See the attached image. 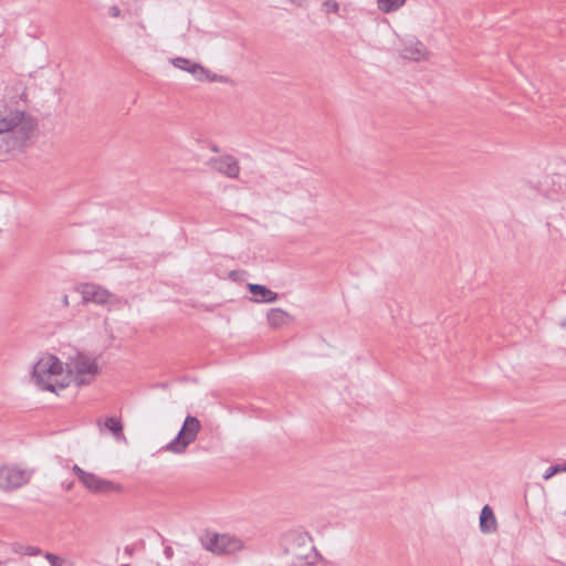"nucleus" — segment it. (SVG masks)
<instances>
[{
	"label": "nucleus",
	"mask_w": 566,
	"mask_h": 566,
	"mask_svg": "<svg viewBox=\"0 0 566 566\" xmlns=\"http://www.w3.org/2000/svg\"><path fill=\"white\" fill-rule=\"evenodd\" d=\"M171 63L175 67L187 71V69H189L190 65H193L195 62L185 57H175Z\"/></svg>",
	"instance_id": "22"
},
{
	"label": "nucleus",
	"mask_w": 566,
	"mask_h": 566,
	"mask_svg": "<svg viewBox=\"0 0 566 566\" xmlns=\"http://www.w3.org/2000/svg\"><path fill=\"white\" fill-rule=\"evenodd\" d=\"M248 290L255 296L254 302L274 303L279 298V294L271 291L265 285L249 283Z\"/></svg>",
	"instance_id": "13"
},
{
	"label": "nucleus",
	"mask_w": 566,
	"mask_h": 566,
	"mask_svg": "<svg viewBox=\"0 0 566 566\" xmlns=\"http://www.w3.org/2000/svg\"><path fill=\"white\" fill-rule=\"evenodd\" d=\"M23 112L0 111V133L14 129L23 119Z\"/></svg>",
	"instance_id": "14"
},
{
	"label": "nucleus",
	"mask_w": 566,
	"mask_h": 566,
	"mask_svg": "<svg viewBox=\"0 0 566 566\" xmlns=\"http://www.w3.org/2000/svg\"><path fill=\"white\" fill-rule=\"evenodd\" d=\"M407 0H377L378 9L384 13L398 11L405 6Z\"/></svg>",
	"instance_id": "16"
},
{
	"label": "nucleus",
	"mask_w": 566,
	"mask_h": 566,
	"mask_svg": "<svg viewBox=\"0 0 566 566\" xmlns=\"http://www.w3.org/2000/svg\"><path fill=\"white\" fill-rule=\"evenodd\" d=\"M281 543L284 553L291 556L295 564L312 566L318 559L313 538L306 531L290 530L283 534Z\"/></svg>",
	"instance_id": "2"
},
{
	"label": "nucleus",
	"mask_w": 566,
	"mask_h": 566,
	"mask_svg": "<svg viewBox=\"0 0 566 566\" xmlns=\"http://www.w3.org/2000/svg\"><path fill=\"white\" fill-rule=\"evenodd\" d=\"M43 556L50 563L51 566H63V564L65 563L64 559L49 552L44 553Z\"/></svg>",
	"instance_id": "23"
},
{
	"label": "nucleus",
	"mask_w": 566,
	"mask_h": 566,
	"mask_svg": "<svg viewBox=\"0 0 566 566\" xmlns=\"http://www.w3.org/2000/svg\"><path fill=\"white\" fill-rule=\"evenodd\" d=\"M322 8L326 13H338L339 3L335 0H325L322 3Z\"/></svg>",
	"instance_id": "21"
},
{
	"label": "nucleus",
	"mask_w": 566,
	"mask_h": 566,
	"mask_svg": "<svg viewBox=\"0 0 566 566\" xmlns=\"http://www.w3.org/2000/svg\"><path fill=\"white\" fill-rule=\"evenodd\" d=\"M32 378L39 388L55 394L69 386V375L64 374L63 363L53 355H45L35 363Z\"/></svg>",
	"instance_id": "1"
},
{
	"label": "nucleus",
	"mask_w": 566,
	"mask_h": 566,
	"mask_svg": "<svg viewBox=\"0 0 566 566\" xmlns=\"http://www.w3.org/2000/svg\"><path fill=\"white\" fill-rule=\"evenodd\" d=\"M122 566H129L128 564H123Z\"/></svg>",
	"instance_id": "31"
},
{
	"label": "nucleus",
	"mask_w": 566,
	"mask_h": 566,
	"mask_svg": "<svg viewBox=\"0 0 566 566\" xmlns=\"http://www.w3.org/2000/svg\"><path fill=\"white\" fill-rule=\"evenodd\" d=\"M12 551L17 554L29 555V556H36L42 553L39 547L30 546V545L23 546L19 543H14L12 545Z\"/></svg>",
	"instance_id": "18"
},
{
	"label": "nucleus",
	"mask_w": 566,
	"mask_h": 566,
	"mask_svg": "<svg viewBox=\"0 0 566 566\" xmlns=\"http://www.w3.org/2000/svg\"><path fill=\"white\" fill-rule=\"evenodd\" d=\"M209 166L214 171L230 179H237L240 175L239 160L229 154L211 158L209 160Z\"/></svg>",
	"instance_id": "9"
},
{
	"label": "nucleus",
	"mask_w": 566,
	"mask_h": 566,
	"mask_svg": "<svg viewBox=\"0 0 566 566\" xmlns=\"http://www.w3.org/2000/svg\"><path fill=\"white\" fill-rule=\"evenodd\" d=\"M200 543L206 551L218 556L231 555L243 548V543L240 538L229 534L213 532L202 534Z\"/></svg>",
	"instance_id": "5"
},
{
	"label": "nucleus",
	"mask_w": 566,
	"mask_h": 566,
	"mask_svg": "<svg viewBox=\"0 0 566 566\" xmlns=\"http://www.w3.org/2000/svg\"><path fill=\"white\" fill-rule=\"evenodd\" d=\"M164 552H165V555L168 558H170L172 556V554H174V551H172V548L170 546H167Z\"/></svg>",
	"instance_id": "26"
},
{
	"label": "nucleus",
	"mask_w": 566,
	"mask_h": 566,
	"mask_svg": "<svg viewBox=\"0 0 566 566\" xmlns=\"http://www.w3.org/2000/svg\"><path fill=\"white\" fill-rule=\"evenodd\" d=\"M108 14L112 17V18H119L120 14H122V10L118 6H112L109 7L108 9Z\"/></svg>",
	"instance_id": "24"
},
{
	"label": "nucleus",
	"mask_w": 566,
	"mask_h": 566,
	"mask_svg": "<svg viewBox=\"0 0 566 566\" xmlns=\"http://www.w3.org/2000/svg\"><path fill=\"white\" fill-rule=\"evenodd\" d=\"M427 48L419 40H412L405 44L401 56L411 61H421L427 56Z\"/></svg>",
	"instance_id": "11"
},
{
	"label": "nucleus",
	"mask_w": 566,
	"mask_h": 566,
	"mask_svg": "<svg viewBox=\"0 0 566 566\" xmlns=\"http://www.w3.org/2000/svg\"><path fill=\"white\" fill-rule=\"evenodd\" d=\"M305 0H289L290 3L302 7Z\"/></svg>",
	"instance_id": "27"
},
{
	"label": "nucleus",
	"mask_w": 566,
	"mask_h": 566,
	"mask_svg": "<svg viewBox=\"0 0 566 566\" xmlns=\"http://www.w3.org/2000/svg\"><path fill=\"white\" fill-rule=\"evenodd\" d=\"M187 72H189L190 74H192L197 80H203V78H208V80H211L209 77V71L206 70L202 65H200L199 63H193V65H190L189 69H187Z\"/></svg>",
	"instance_id": "19"
},
{
	"label": "nucleus",
	"mask_w": 566,
	"mask_h": 566,
	"mask_svg": "<svg viewBox=\"0 0 566 566\" xmlns=\"http://www.w3.org/2000/svg\"><path fill=\"white\" fill-rule=\"evenodd\" d=\"M61 303L63 305V307H69L70 306V301H69V296L66 294H64L61 298Z\"/></svg>",
	"instance_id": "25"
},
{
	"label": "nucleus",
	"mask_w": 566,
	"mask_h": 566,
	"mask_svg": "<svg viewBox=\"0 0 566 566\" xmlns=\"http://www.w3.org/2000/svg\"><path fill=\"white\" fill-rule=\"evenodd\" d=\"M480 531L483 534H492L497 531V520L490 505H484L480 513Z\"/></svg>",
	"instance_id": "12"
},
{
	"label": "nucleus",
	"mask_w": 566,
	"mask_h": 566,
	"mask_svg": "<svg viewBox=\"0 0 566 566\" xmlns=\"http://www.w3.org/2000/svg\"><path fill=\"white\" fill-rule=\"evenodd\" d=\"M0 566H2V562L0 560Z\"/></svg>",
	"instance_id": "32"
},
{
	"label": "nucleus",
	"mask_w": 566,
	"mask_h": 566,
	"mask_svg": "<svg viewBox=\"0 0 566 566\" xmlns=\"http://www.w3.org/2000/svg\"><path fill=\"white\" fill-rule=\"evenodd\" d=\"M565 515H566V511H565Z\"/></svg>",
	"instance_id": "33"
},
{
	"label": "nucleus",
	"mask_w": 566,
	"mask_h": 566,
	"mask_svg": "<svg viewBox=\"0 0 566 566\" xmlns=\"http://www.w3.org/2000/svg\"><path fill=\"white\" fill-rule=\"evenodd\" d=\"M73 483L67 484V490H71Z\"/></svg>",
	"instance_id": "28"
},
{
	"label": "nucleus",
	"mask_w": 566,
	"mask_h": 566,
	"mask_svg": "<svg viewBox=\"0 0 566 566\" xmlns=\"http://www.w3.org/2000/svg\"><path fill=\"white\" fill-rule=\"evenodd\" d=\"M72 471L76 474L77 479L90 492L95 494H109L122 491V486L109 480H105L92 472H86L77 464H74Z\"/></svg>",
	"instance_id": "7"
},
{
	"label": "nucleus",
	"mask_w": 566,
	"mask_h": 566,
	"mask_svg": "<svg viewBox=\"0 0 566 566\" xmlns=\"http://www.w3.org/2000/svg\"><path fill=\"white\" fill-rule=\"evenodd\" d=\"M543 187L547 195H558L566 189V161L557 159L548 164Z\"/></svg>",
	"instance_id": "8"
},
{
	"label": "nucleus",
	"mask_w": 566,
	"mask_h": 566,
	"mask_svg": "<svg viewBox=\"0 0 566 566\" xmlns=\"http://www.w3.org/2000/svg\"><path fill=\"white\" fill-rule=\"evenodd\" d=\"M105 427L114 434L115 438L119 439L123 437V424L117 418H107L105 420Z\"/></svg>",
	"instance_id": "17"
},
{
	"label": "nucleus",
	"mask_w": 566,
	"mask_h": 566,
	"mask_svg": "<svg viewBox=\"0 0 566 566\" xmlns=\"http://www.w3.org/2000/svg\"><path fill=\"white\" fill-rule=\"evenodd\" d=\"M559 472H566V464H556V465H551L546 472L544 473V480H549L551 478H553L556 473H559Z\"/></svg>",
	"instance_id": "20"
},
{
	"label": "nucleus",
	"mask_w": 566,
	"mask_h": 566,
	"mask_svg": "<svg viewBox=\"0 0 566 566\" xmlns=\"http://www.w3.org/2000/svg\"><path fill=\"white\" fill-rule=\"evenodd\" d=\"M66 369L69 378L74 376L76 384L80 386L91 384L99 373L96 358L84 353H77L70 357Z\"/></svg>",
	"instance_id": "3"
},
{
	"label": "nucleus",
	"mask_w": 566,
	"mask_h": 566,
	"mask_svg": "<svg viewBox=\"0 0 566 566\" xmlns=\"http://www.w3.org/2000/svg\"><path fill=\"white\" fill-rule=\"evenodd\" d=\"M80 292L84 303H96L104 305L109 302L112 294L99 285L86 283L81 285Z\"/></svg>",
	"instance_id": "10"
},
{
	"label": "nucleus",
	"mask_w": 566,
	"mask_h": 566,
	"mask_svg": "<svg viewBox=\"0 0 566 566\" xmlns=\"http://www.w3.org/2000/svg\"><path fill=\"white\" fill-rule=\"evenodd\" d=\"M34 470L22 467L17 463L0 464V490L3 492H13L27 485Z\"/></svg>",
	"instance_id": "4"
},
{
	"label": "nucleus",
	"mask_w": 566,
	"mask_h": 566,
	"mask_svg": "<svg viewBox=\"0 0 566 566\" xmlns=\"http://www.w3.org/2000/svg\"><path fill=\"white\" fill-rule=\"evenodd\" d=\"M201 430V423L197 417L187 416L177 436L164 448V450L181 454L191 444Z\"/></svg>",
	"instance_id": "6"
},
{
	"label": "nucleus",
	"mask_w": 566,
	"mask_h": 566,
	"mask_svg": "<svg viewBox=\"0 0 566 566\" xmlns=\"http://www.w3.org/2000/svg\"><path fill=\"white\" fill-rule=\"evenodd\" d=\"M140 29H145V25L143 23H139Z\"/></svg>",
	"instance_id": "29"
},
{
	"label": "nucleus",
	"mask_w": 566,
	"mask_h": 566,
	"mask_svg": "<svg viewBox=\"0 0 566 566\" xmlns=\"http://www.w3.org/2000/svg\"><path fill=\"white\" fill-rule=\"evenodd\" d=\"M125 551H126V553H130V548L129 547H126Z\"/></svg>",
	"instance_id": "30"
},
{
	"label": "nucleus",
	"mask_w": 566,
	"mask_h": 566,
	"mask_svg": "<svg viewBox=\"0 0 566 566\" xmlns=\"http://www.w3.org/2000/svg\"><path fill=\"white\" fill-rule=\"evenodd\" d=\"M266 318L271 327L277 328L289 322L290 315L286 311L275 307L268 312Z\"/></svg>",
	"instance_id": "15"
}]
</instances>
